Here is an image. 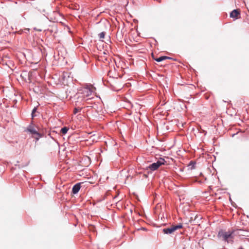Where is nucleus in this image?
I'll return each instance as SVG.
<instances>
[{
	"label": "nucleus",
	"mask_w": 249,
	"mask_h": 249,
	"mask_svg": "<svg viewBox=\"0 0 249 249\" xmlns=\"http://www.w3.org/2000/svg\"><path fill=\"white\" fill-rule=\"evenodd\" d=\"M69 129V128L68 127H66V126L63 127L61 129L60 132L62 134L65 135L67 133Z\"/></svg>",
	"instance_id": "obj_10"
},
{
	"label": "nucleus",
	"mask_w": 249,
	"mask_h": 249,
	"mask_svg": "<svg viewBox=\"0 0 249 249\" xmlns=\"http://www.w3.org/2000/svg\"><path fill=\"white\" fill-rule=\"evenodd\" d=\"M81 109H82V108L79 107L74 108V110H73L74 114H76L77 113L80 112Z\"/></svg>",
	"instance_id": "obj_12"
},
{
	"label": "nucleus",
	"mask_w": 249,
	"mask_h": 249,
	"mask_svg": "<svg viewBox=\"0 0 249 249\" xmlns=\"http://www.w3.org/2000/svg\"><path fill=\"white\" fill-rule=\"evenodd\" d=\"M105 33L104 32H102L99 34V37L100 39L104 38L105 37Z\"/></svg>",
	"instance_id": "obj_13"
},
{
	"label": "nucleus",
	"mask_w": 249,
	"mask_h": 249,
	"mask_svg": "<svg viewBox=\"0 0 249 249\" xmlns=\"http://www.w3.org/2000/svg\"><path fill=\"white\" fill-rule=\"evenodd\" d=\"M83 92L84 96L86 97H89L91 95L92 91L89 88H85L83 89Z\"/></svg>",
	"instance_id": "obj_6"
},
{
	"label": "nucleus",
	"mask_w": 249,
	"mask_h": 249,
	"mask_svg": "<svg viewBox=\"0 0 249 249\" xmlns=\"http://www.w3.org/2000/svg\"><path fill=\"white\" fill-rule=\"evenodd\" d=\"M240 15V11L238 9H234L231 12L230 17L232 18H237Z\"/></svg>",
	"instance_id": "obj_7"
},
{
	"label": "nucleus",
	"mask_w": 249,
	"mask_h": 249,
	"mask_svg": "<svg viewBox=\"0 0 249 249\" xmlns=\"http://www.w3.org/2000/svg\"><path fill=\"white\" fill-rule=\"evenodd\" d=\"M166 161L163 158H160L157 162H154L145 168V169L151 171L150 173L157 170L161 165L165 164Z\"/></svg>",
	"instance_id": "obj_2"
},
{
	"label": "nucleus",
	"mask_w": 249,
	"mask_h": 249,
	"mask_svg": "<svg viewBox=\"0 0 249 249\" xmlns=\"http://www.w3.org/2000/svg\"><path fill=\"white\" fill-rule=\"evenodd\" d=\"M18 33L19 34H22V33H23V32H22V30H19V31H18Z\"/></svg>",
	"instance_id": "obj_16"
},
{
	"label": "nucleus",
	"mask_w": 249,
	"mask_h": 249,
	"mask_svg": "<svg viewBox=\"0 0 249 249\" xmlns=\"http://www.w3.org/2000/svg\"><path fill=\"white\" fill-rule=\"evenodd\" d=\"M37 107H36L32 110L31 115H32V117L33 118H34L36 116V115L35 113L37 111Z\"/></svg>",
	"instance_id": "obj_11"
},
{
	"label": "nucleus",
	"mask_w": 249,
	"mask_h": 249,
	"mask_svg": "<svg viewBox=\"0 0 249 249\" xmlns=\"http://www.w3.org/2000/svg\"><path fill=\"white\" fill-rule=\"evenodd\" d=\"M81 182H78L75 184L72 188V193L76 194L79 191L81 188Z\"/></svg>",
	"instance_id": "obj_5"
},
{
	"label": "nucleus",
	"mask_w": 249,
	"mask_h": 249,
	"mask_svg": "<svg viewBox=\"0 0 249 249\" xmlns=\"http://www.w3.org/2000/svg\"><path fill=\"white\" fill-rule=\"evenodd\" d=\"M42 137V135L40 133V136H36V137H35V139L36 142L38 141L40 138Z\"/></svg>",
	"instance_id": "obj_15"
},
{
	"label": "nucleus",
	"mask_w": 249,
	"mask_h": 249,
	"mask_svg": "<svg viewBox=\"0 0 249 249\" xmlns=\"http://www.w3.org/2000/svg\"><path fill=\"white\" fill-rule=\"evenodd\" d=\"M26 131L32 134L36 135V136H40V133L37 131L35 127L34 124L32 123L28 126Z\"/></svg>",
	"instance_id": "obj_4"
},
{
	"label": "nucleus",
	"mask_w": 249,
	"mask_h": 249,
	"mask_svg": "<svg viewBox=\"0 0 249 249\" xmlns=\"http://www.w3.org/2000/svg\"><path fill=\"white\" fill-rule=\"evenodd\" d=\"M167 59H172L171 57H168V58H167Z\"/></svg>",
	"instance_id": "obj_17"
},
{
	"label": "nucleus",
	"mask_w": 249,
	"mask_h": 249,
	"mask_svg": "<svg viewBox=\"0 0 249 249\" xmlns=\"http://www.w3.org/2000/svg\"><path fill=\"white\" fill-rule=\"evenodd\" d=\"M234 231H225L223 230H220L218 233V236L219 237H222L223 240L229 242V239H233L234 237L233 234Z\"/></svg>",
	"instance_id": "obj_1"
},
{
	"label": "nucleus",
	"mask_w": 249,
	"mask_h": 249,
	"mask_svg": "<svg viewBox=\"0 0 249 249\" xmlns=\"http://www.w3.org/2000/svg\"><path fill=\"white\" fill-rule=\"evenodd\" d=\"M20 77L24 81H26L27 78L29 77V73L27 71H22L20 74Z\"/></svg>",
	"instance_id": "obj_8"
},
{
	"label": "nucleus",
	"mask_w": 249,
	"mask_h": 249,
	"mask_svg": "<svg viewBox=\"0 0 249 249\" xmlns=\"http://www.w3.org/2000/svg\"><path fill=\"white\" fill-rule=\"evenodd\" d=\"M182 228V224L179 223L178 225L173 226L170 228H164L162 230L164 234H170L172 233L175 231Z\"/></svg>",
	"instance_id": "obj_3"
},
{
	"label": "nucleus",
	"mask_w": 249,
	"mask_h": 249,
	"mask_svg": "<svg viewBox=\"0 0 249 249\" xmlns=\"http://www.w3.org/2000/svg\"><path fill=\"white\" fill-rule=\"evenodd\" d=\"M144 176H145V177L146 178H147V175H145Z\"/></svg>",
	"instance_id": "obj_18"
},
{
	"label": "nucleus",
	"mask_w": 249,
	"mask_h": 249,
	"mask_svg": "<svg viewBox=\"0 0 249 249\" xmlns=\"http://www.w3.org/2000/svg\"><path fill=\"white\" fill-rule=\"evenodd\" d=\"M168 58V56H162L159 58L154 59L157 62H160Z\"/></svg>",
	"instance_id": "obj_9"
},
{
	"label": "nucleus",
	"mask_w": 249,
	"mask_h": 249,
	"mask_svg": "<svg viewBox=\"0 0 249 249\" xmlns=\"http://www.w3.org/2000/svg\"><path fill=\"white\" fill-rule=\"evenodd\" d=\"M30 29L29 28H25L24 30H22V32L23 33L28 34L29 33Z\"/></svg>",
	"instance_id": "obj_14"
}]
</instances>
